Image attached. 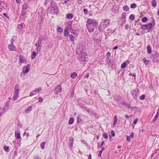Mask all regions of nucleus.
Returning <instances> with one entry per match:
<instances>
[{"instance_id": "56", "label": "nucleus", "mask_w": 159, "mask_h": 159, "mask_svg": "<svg viewBox=\"0 0 159 159\" xmlns=\"http://www.w3.org/2000/svg\"><path fill=\"white\" fill-rule=\"evenodd\" d=\"M77 2L79 4H81L82 3L81 0H77Z\"/></svg>"}, {"instance_id": "30", "label": "nucleus", "mask_w": 159, "mask_h": 159, "mask_svg": "<svg viewBox=\"0 0 159 159\" xmlns=\"http://www.w3.org/2000/svg\"><path fill=\"white\" fill-rule=\"evenodd\" d=\"M42 89L41 88H38L37 89H35L34 90V92H35V93H38L40 91H41Z\"/></svg>"}, {"instance_id": "2", "label": "nucleus", "mask_w": 159, "mask_h": 159, "mask_svg": "<svg viewBox=\"0 0 159 159\" xmlns=\"http://www.w3.org/2000/svg\"><path fill=\"white\" fill-rule=\"evenodd\" d=\"M50 9V13L52 14H57L58 11L57 7L54 4H51L50 6L49 7Z\"/></svg>"}, {"instance_id": "26", "label": "nucleus", "mask_w": 159, "mask_h": 159, "mask_svg": "<svg viewBox=\"0 0 159 159\" xmlns=\"http://www.w3.org/2000/svg\"><path fill=\"white\" fill-rule=\"evenodd\" d=\"M69 36L70 38V40L71 41H73L75 38L74 36L72 34H70Z\"/></svg>"}, {"instance_id": "15", "label": "nucleus", "mask_w": 159, "mask_h": 159, "mask_svg": "<svg viewBox=\"0 0 159 159\" xmlns=\"http://www.w3.org/2000/svg\"><path fill=\"white\" fill-rule=\"evenodd\" d=\"M15 136L17 139H21L20 133H17L16 131L15 132Z\"/></svg>"}, {"instance_id": "11", "label": "nucleus", "mask_w": 159, "mask_h": 159, "mask_svg": "<svg viewBox=\"0 0 159 159\" xmlns=\"http://www.w3.org/2000/svg\"><path fill=\"white\" fill-rule=\"evenodd\" d=\"M19 92H15L13 96V100L14 101L16 100L19 97Z\"/></svg>"}, {"instance_id": "64", "label": "nucleus", "mask_w": 159, "mask_h": 159, "mask_svg": "<svg viewBox=\"0 0 159 159\" xmlns=\"http://www.w3.org/2000/svg\"><path fill=\"white\" fill-rule=\"evenodd\" d=\"M70 142H73L74 141V139L73 138H71L70 139Z\"/></svg>"}, {"instance_id": "45", "label": "nucleus", "mask_w": 159, "mask_h": 159, "mask_svg": "<svg viewBox=\"0 0 159 159\" xmlns=\"http://www.w3.org/2000/svg\"><path fill=\"white\" fill-rule=\"evenodd\" d=\"M158 116H157V115H156V116L153 118V119L152 120V121L153 122L155 121L157 119Z\"/></svg>"}, {"instance_id": "6", "label": "nucleus", "mask_w": 159, "mask_h": 159, "mask_svg": "<svg viewBox=\"0 0 159 159\" xmlns=\"http://www.w3.org/2000/svg\"><path fill=\"white\" fill-rule=\"evenodd\" d=\"M87 58V55L85 52H83L82 53L80 60L83 62L86 61V59Z\"/></svg>"}, {"instance_id": "46", "label": "nucleus", "mask_w": 159, "mask_h": 159, "mask_svg": "<svg viewBox=\"0 0 159 159\" xmlns=\"http://www.w3.org/2000/svg\"><path fill=\"white\" fill-rule=\"evenodd\" d=\"M145 96L144 95H142L140 97V99L141 100H143L144 99Z\"/></svg>"}, {"instance_id": "4", "label": "nucleus", "mask_w": 159, "mask_h": 159, "mask_svg": "<svg viewBox=\"0 0 159 159\" xmlns=\"http://www.w3.org/2000/svg\"><path fill=\"white\" fill-rule=\"evenodd\" d=\"M97 25H86V26L88 30V31L89 32H93L94 29V28Z\"/></svg>"}, {"instance_id": "44", "label": "nucleus", "mask_w": 159, "mask_h": 159, "mask_svg": "<svg viewBox=\"0 0 159 159\" xmlns=\"http://www.w3.org/2000/svg\"><path fill=\"white\" fill-rule=\"evenodd\" d=\"M103 136L104 137V138L105 139H107L108 137L107 134L106 133L104 134L103 135Z\"/></svg>"}, {"instance_id": "62", "label": "nucleus", "mask_w": 159, "mask_h": 159, "mask_svg": "<svg viewBox=\"0 0 159 159\" xmlns=\"http://www.w3.org/2000/svg\"><path fill=\"white\" fill-rule=\"evenodd\" d=\"M134 134L133 133H132L130 136H129L131 138H133L134 137Z\"/></svg>"}, {"instance_id": "57", "label": "nucleus", "mask_w": 159, "mask_h": 159, "mask_svg": "<svg viewBox=\"0 0 159 159\" xmlns=\"http://www.w3.org/2000/svg\"><path fill=\"white\" fill-rule=\"evenodd\" d=\"M129 26L128 25H125V28L126 30H127L129 28Z\"/></svg>"}, {"instance_id": "22", "label": "nucleus", "mask_w": 159, "mask_h": 159, "mask_svg": "<svg viewBox=\"0 0 159 159\" xmlns=\"http://www.w3.org/2000/svg\"><path fill=\"white\" fill-rule=\"evenodd\" d=\"M123 10L125 11H127L129 9V8L128 6L127 5H125L123 6Z\"/></svg>"}, {"instance_id": "51", "label": "nucleus", "mask_w": 159, "mask_h": 159, "mask_svg": "<svg viewBox=\"0 0 159 159\" xmlns=\"http://www.w3.org/2000/svg\"><path fill=\"white\" fill-rule=\"evenodd\" d=\"M83 11L84 14H87V13H88V10L87 9L85 8L84 9Z\"/></svg>"}, {"instance_id": "48", "label": "nucleus", "mask_w": 159, "mask_h": 159, "mask_svg": "<svg viewBox=\"0 0 159 159\" xmlns=\"http://www.w3.org/2000/svg\"><path fill=\"white\" fill-rule=\"evenodd\" d=\"M39 102H42L43 101V98H42L41 97H39Z\"/></svg>"}, {"instance_id": "17", "label": "nucleus", "mask_w": 159, "mask_h": 159, "mask_svg": "<svg viewBox=\"0 0 159 159\" xmlns=\"http://www.w3.org/2000/svg\"><path fill=\"white\" fill-rule=\"evenodd\" d=\"M147 49L148 50V52L149 54H150L152 52L151 48L150 45H148L147 46Z\"/></svg>"}, {"instance_id": "25", "label": "nucleus", "mask_w": 159, "mask_h": 159, "mask_svg": "<svg viewBox=\"0 0 159 159\" xmlns=\"http://www.w3.org/2000/svg\"><path fill=\"white\" fill-rule=\"evenodd\" d=\"M36 55V52H33L31 56V59H33L35 58Z\"/></svg>"}, {"instance_id": "40", "label": "nucleus", "mask_w": 159, "mask_h": 159, "mask_svg": "<svg viewBox=\"0 0 159 159\" xmlns=\"http://www.w3.org/2000/svg\"><path fill=\"white\" fill-rule=\"evenodd\" d=\"M42 41V39L39 38L38 39V43H38L40 44H42L41 43Z\"/></svg>"}, {"instance_id": "5", "label": "nucleus", "mask_w": 159, "mask_h": 159, "mask_svg": "<svg viewBox=\"0 0 159 159\" xmlns=\"http://www.w3.org/2000/svg\"><path fill=\"white\" fill-rule=\"evenodd\" d=\"M30 67V64H27L26 67H24L23 68L22 73L24 74H26L29 72Z\"/></svg>"}, {"instance_id": "35", "label": "nucleus", "mask_w": 159, "mask_h": 159, "mask_svg": "<svg viewBox=\"0 0 159 159\" xmlns=\"http://www.w3.org/2000/svg\"><path fill=\"white\" fill-rule=\"evenodd\" d=\"M77 122L79 123H81L82 120V119L80 116H78V117H77Z\"/></svg>"}, {"instance_id": "58", "label": "nucleus", "mask_w": 159, "mask_h": 159, "mask_svg": "<svg viewBox=\"0 0 159 159\" xmlns=\"http://www.w3.org/2000/svg\"><path fill=\"white\" fill-rule=\"evenodd\" d=\"M156 115H157V116H159V108H158L157 109V113Z\"/></svg>"}, {"instance_id": "3", "label": "nucleus", "mask_w": 159, "mask_h": 159, "mask_svg": "<svg viewBox=\"0 0 159 159\" xmlns=\"http://www.w3.org/2000/svg\"><path fill=\"white\" fill-rule=\"evenodd\" d=\"M98 24L97 21L95 20L89 18L87 21L86 25H97Z\"/></svg>"}, {"instance_id": "14", "label": "nucleus", "mask_w": 159, "mask_h": 159, "mask_svg": "<svg viewBox=\"0 0 159 159\" xmlns=\"http://www.w3.org/2000/svg\"><path fill=\"white\" fill-rule=\"evenodd\" d=\"M70 77L72 79L75 78L77 76V74L76 72H73L70 75Z\"/></svg>"}, {"instance_id": "63", "label": "nucleus", "mask_w": 159, "mask_h": 159, "mask_svg": "<svg viewBox=\"0 0 159 159\" xmlns=\"http://www.w3.org/2000/svg\"><path fill=\"white\" fill-rule=\"evenodd\" d=\"M79 50H78L76 51V53L77 54H80V51H78Z\"/></svg>"}, {"instance_id": "54", "label": "nucleus", "mask_w": 159, "mask_h": 159, "mask_svg": "<svg viewBox=\"0 0 159 159\" xmlns=\"http://www.w3.org/2000/svg\"><path fill=\"white\" fill-rule=\"evenodd\" d=\"M102 150H101L99 152L98 154V157H100L102 154Z\"/></svg>"}, {"instance_id": "42", "label": "nucleus", "mask_w": 159, "mask_h": 159, "mask_svg": "<svg viewBox=\"0 0 159 159\" xmlns=\"http://www.w3.org/2000/svg\"><path fill=\"white\" fill-rule=\"evenodd\" d=\"M110 56H111V53L109 52H107V59H109V58L110 57Z\"/></svg>"}, {"instance_id": "9", "label": "nucleus", "mask_w": 159, "mask_h": 159, "mask_svg": "<svg viewBox=\"0 0 159 159\" xmlns=\"http://www.w3.org/2000/svg\"><path fill=\"white\" fill-rule=\"evenodd\" d=\"M8 48L9 50L11 51H13L16 50V48L14 44H10L8 46Z\"/></svg>"}, {"instance_id": "33", "label": "nucleus", "mask_w": 159, "mask_h": 159, "mask_svg": "<svg viewBox=\"0 0 159 159\" xmlns=\"http://www.w3.org/2000/svg\"><path fill=\"white\" fill-rule=\"evenodd\" d=\"M45 142H42L40 144V146L42 149H43L45 145Z\"/></svg>"}, {"instance_id": "21", "label": "nucleus", "mask_w": 159, "mask_h": 159, "mask_svg": "<svg viewBox=\"0 0 159 159\" xmlns=\"http://www.w3.org/2000/svg\"><path fill=\"white\" fill-rule=\"evenodd\" d=\"M143 61H144L146 65H148L150 63V61L149 60H146L145 58L143 59Z\"/></svg>"}, {"instance_id": "31", "label": "nucleus", "mask_w": 159, "mask_h": 159, "mask_svg": "<svg viewBox=\"0 0 159 159\" xmlns=\"http://www.w3.org/2000/svg\"><path fill=\"white\" fill-rule=\"evenodd\" d=\"M57 32L61 33L63 31V29L61 27L58 26L57 28Z\"/></svg>"}, {"instance_id": "50", "label": "nucleus", "mask_w": 159, "mask_h": 159, "mask_svg": "<svg viewBox=\"0 0 159 159\" xmlns=\"http://www.w3.org/2000/svg\"><path fill=\"white\" fill-rule=\"evenodd\" d=\"M73 142H70L69 143V146L70 148H71L73 146Z\"/></svg>"}, {"instance_id": "32", "label": "nucleus", "mask_w": 159, "mask_h": 159, "mask_svg": "<svg viewBox=\"0 0 159 159\" xmlns=\"http://www.w3.org/2000/svg\"><path fill=\"white\" fill-rule=\"evenodd\" d=\"M148 19L146 17H143L142 20V21L144 23L147 22L148 21Z\"/></svg>"}, {"instance_id": "61", "label": "nucleus", "mask_w": 159, "mask_h": 159, "mask_svg": "<svg viewBox=\"0 0 159 159\" xmlns=\"http://www.w3.org/2000/svg\"><path fill=\"white\" fill-rule=\"evenodd\" d=\"M111 135L112 136L114 137L115 136V134L114 132L113 131H112V132H111Z\"/></svg>"}, {"instance_id": "29", "label": "nucleus", "mask_w": 159, "mask_h": 159, "mask_svg": "<svg viewBox=\"0 0 159 159\" xmlns=\"http://www.w3.org/2000/svg\"><path fill=\"white\" fill-rule=\"evenodd\" d=\"M74 120L73 118H71L70 119L69 121V123L70 125H71L74 122Z\"/></svg>"}, {"instance_id": "10", "label": "nucleus", "mask_w": 159, "mask_h": 159, "mask_svg": "<svg viewBox=\"0 0 159 159\" xmlns=\"http://www.w3.org/2000/svg\"><path fill=\"white\" fill-rule=\"evenodd\" d=\"M19 61L21 63H26V60L25 58L21 55L20 56Z\"/></svg>"}, {"instance_id": "19", "label": "nucleus", "mask_w": 159, "mask_h": 159, "mask_svg": "<svg viewBox=\"0 0 159 159\" xmlns=\"http://www.w3.org/2000/svg\"><path fill=\"white\" fill-rule=\"evenodd\" d=\"M152 6L154 7H155L156 6L157 2L155 0H153L151 2Z\"/></svg>"}, {"instance_id": "28", "label": "nucleus", "mask_w": 159, "mask_h": 159, "mask_svg": "<svg viewBox=\"0 0 159 159\" xmlns=\"http://www.w3.org/2000/svg\"><path fill=\"white\" fill-rule=\"evenodd\" d=\"M69 35V32L67 30L65 29L64 32V35L65 37H66Z\"/></svg>"}, {"instance_id": "12", "label": "nucleus", "mask_w": 159, "mask_h": 159, "mask_svg": "<svg viewBox=\"0 0 159 159\" xmlns=\"http://www.w3.org/2000/svg\"><path fill=\"white\" fill-rule=\"evenodd\" d=\"M145 27L144 30L150 29L152 27V24L150 23L148 25H144Z\"/></svg>"}, {"instance_id": "38", "label": "nucleus", "mask_w": 159, "mask_h": 159, "mask_svg": "<svg viewBox=\"0 0 159 159\" xmlns=\"http://www.w3.org/2000/svg\"><path fill=\"white\" fill-rule=\"evenodd\" d=\"M4 150L7 152H8L9 151V147L7 146H5L4 147Z\"/></svg>"}, {"instance_id": "16", "label": "nucleus", "mask_w": 159, "mask_h": 159, "mask_svg": "<svg viewBox=\"0 0 159 159\" xmlns=\"http://www.w3.org/2000/svg\"><path fill=\"white\" fill-rule=\"evenodd\" d=\"M124 105H125L128 108H130L131 109V110H134V107H132L131 106V105L128 103H124Z\"/></svg>"}, {"instance_id": "24", "label": "nucleus", "mask_w": 159, "mask_h": 159, "mask_svg": "<svg viewBox=\"0 0 159 159\" xmlns=\"http://www.w3.org/2000/svg\"><path fill=\"white\" fill-rule=\"evenodd\" d=\"M19 85L18 84H16V85L15 88V92H19Z\"/></svg>"}, {"instance_id": "27", "label": "nucleus", "mask_w": 159, "mask_h": 159, "mask_svg": "<svg viewBox=\"0 0 159 159\" xmlns=\"http://www.w3.org/2000/svg\"><path fill=\"white\" fill-rule=\"evenodd\" d=\"M67 18L69 19H70L73 18V15L72 14H69L67 15Z\"/></svg>"}, {"instance_id": "36", "label": "nucleus", "mask_w": 159, "mask_h": 159, "mask_svg": "<svg viewBox=\"0 0 159 159\" xmlns=\"http://www.w3.org/2000/svg\"><path fill=\"white\" fill-rule=\"evenodd\" d=\"M27 7V5L26 4H24L23 5L22 9L25 10H26Z\"/></svg>"}, {"instance_id": "34", "label": "nucleus", "mask_w": 159, "mask_h": 159, "mask_svg": "<svg viewBox=\"0 0 159 159\" xmlns=\"http://www.w3.org/2000/svg\"><path fill=\"white\" fill-rule=\"evenodd\" d=\"M129 18L130 20H134L135 19V17L133 15L131 14L129 16Z\"/></svg>"}, {"instance_id": "53", "label": "nucleus", "mask_w": 159, "mask_h": 159, "mask_svg": "<svg viewBox=\"0 0 159 159\" xmlns=\"http://www.w3.org/2000/svg\"><path fill=\"white\" fill-rule=\"evenodd\" d=\"M138 121V119L137 118L135 119L133 122V124H136L137 122Z\"/></svg>"}, {"instance_id": "20", "label": "nucleus", "mask_w": 159, "mask_h": 159, "mask_svg": "<svg viewBox=\"0 0 159 159\" xmlns=\"http://www.w3.org/2000/svg\"><path fill=\"white\" fill-rule=\"evenodd\" d=\"M32 108V107L31 106H30L25 110V112L27 113H29L31 111Z\"/></svg>"}, {"instance_id": "47", "label": "nucleus", "mask_w": 159, "mask_h": 159, "mask_svg": "<svg viewBox=\"0 0 159 159\" xmlns=\"http://www.w3.org/2000/svg\"><path fill=\"white\" fill-rule=\"evenodd\" d=\"M26 14V12L24 11H22L21 12V15L22 16H25Z\"/></svg>"}, {"instance_id": "41", "label": "nucleus", "mask_w": 159, "mask_h": 159, "mask_svg": "<svg viewBox=\"0 0 159 159\" xmlns=\"http://www.w3.org/2000/svg\"><path fill=\"white\" fill-rule=\"evenodd\" d=\"M35 92H34V91H32L30 92V96L31 97L32 96L34 95L35 94Z\"/></svg>"}, {"instance_id": "37", "label": "nucleus", "mask_w": 159, "mask_h": 159, "mask_svg": "<svg viewBox=\"0 0 159 159\" xmlns=\"http://www.w3.org/2000/svg\"><path fill=\"white\" fill-rule=\"evenodd\" d=\"M81 107L83 108L84 109V110H86V111L89 113V114H90V110L89 109H88L87 108H85V107H83V106H81Z\"/></svg>"}, {"instance_id": "23", "label": "nucleus", "mask_w": 159, "mask_h": 159, "mask_svg": "<svg viewBox=\"0 0 159 159\" xmlns=\"http://www.w3.org/2000/svg\"><path fill=\"white\" fill-rule=\"evenodd\" d=\"M126 18V14L125 12H123L121 16V19L122 20H125Z\"/></svg>"}, {"instance_id": "55", "label": "nucleus", "mask_w": 159, "mask_h": 159, "mask_svg": "<svg viewBox=\"0 0 159 159\" xmlns=\"http://www.w3.org/2000/svg\"><path fill=\"white\" fill-rule=\"evenodd\" d=\"M14 39L12 38L11 39V43L10 44H14Z\"/></svg>"}, {"instance_id": "52", "label": "nucleus", "mask_w": 159, "mask_h": 159, "mask_svg": "<svg viewBox=\"0 0 159 159\" xmlns=\"http://www.w3.org/2000/svg\"><path fill=\"white\" fill-rule=\"evenodd\" d=\"M127 138V141L129 142L130 141V137L129 136H126Z\"/></svg>"}, {"instance_id": "18", "label": "nucleus", "mask_w": 159, "mask_h": 159, "mask_svg": "<svg viewBox=\"0 0 159 159\" xmlns=\"http://www.w3.org/2000/svg\"><path fill=\"white\" fill-rule=\"evenodd\" d=\"M114 121L113 124V126H115L116 124L117 121V118L116 116H114Z\"/></svg>"}, {"instance_id": "1", "label": "nucleus", "mask_w": 159, "mask_h": 159, "mask_svg": "<svg viewBox=\"0 0 159 159\" xmlns=\"http://www.w3.org/2000/svg\"><path fill=\"white\" fill-rule=\"evenodd\" d=\"M110 21L109 19L102 20L100 24V30H102L106 29L109 25Z\"/></svg>"}, {"instance_id": "49", "label": "nucleus", "mask_w": 159, "mask_h": 159, "mask_svg": "<svg viewBox=\"0 0 159 159\" xmlns=\"http://www.w3.org/2000/svg\"><path fill=\"white\" fill-rule=\"evenodd\" d=\"M23 27V24H20L18 26V28L20 29V30H22Z\"/></svg>"}, {"instance_id": "43", "label": "nucleus", "mask_w": 159, "mask_h": 159, "mask_svg": "<svg viewBox=\"0 0 159 159\" xmlns=\"http://www.w3.org/2000/svg\"><path fill=\"white\" fill-rule=\"evenodd\" d=\"M126 65V64L125 62H123L121 65V67L122 68H125Z\"/></svg>"}, {"instance_id": "60", "label": "nucleus", "mask_w": 159, "mask_h": 159, "mask_svg": "<svg viewBox=\"0 0 159 159\" xmlns=\"http://www.w3.org/2000/svg\"><path fill=\"white\" fill-rule=\"evenodd\" d=\"M89 74L88 73L86 75H85V76L84 77V78H88L89 77Z\"/></svg>"}, {"instance_id": "8", "label": "nucleus", "mask_w": 159, "mask_h": 159, "mask_svg": "<svg viewBox=\"0 0 159 159\" xmlns=\"http://www.w3.org/2000/svg\"><path fill=\"white\" fill-rule=\"evenodd\" d=\"M159 59V54L157 52H156L154 55L153 56V61L154 62L158 61Z\"/></svg>"}, {"instance_id": "59", "label": "nucleus", "mask_w": 159, "mask_h": 159, "mask_svg": "<svg viewBox=\"0 0 159 159\" xmlns=\"http://www.w3.org/2000/svg\"><path fill=\"white\" fill-rule=\"evenodd\" d=\"M135 95H134V93H132V94H133V95L134 96V98H137V95H136V93H135Z\"/></svg>"}, {"instance_id": "7", "label": "nucleus", "mask_w": 159, "mask_h": 159, "mask_svg": "<svg viewBox=\"0 0 159 159\" xmlns=\"http://www.w3.org/2000/svg\"><path fill=\"white\" fill-rule=\"evenodd\" d=\"M62 90V88L60 85H57L55 86L54 91H56L57 93L61 92Z\"/></svg>"}, {"instance_id": "13", "label": "nucleus", "mask_w": 159, "mask_h": 159, "mask_svg": "<svg viewBox=\"0 0 159 159\" xmlns=\"http://www.w3.org/2000/svg\"><path fill=\"white\" fill-rule=\"evenodd\" d=\"M41 45L40 44H39L38 43H36L35 44V46H36V49L37 51V53L40 52V51L41 49L40 47L41 46Z\"/></svg>"}, {"instance_id": "39", "label": "nucleus", "mask_w": 159, "mask_h": 159, "mask_svg": "<svg viewBox=\"0 0 159 159\" xmlns=\"http://www.w3.org/2000/svg\"><path fill=\"white\" fill-rule=\"evenodd\" d=\"M136 6V4L135 3H132L130 5V7L132 8H134Z\"/></svg>"}]
</instances>
